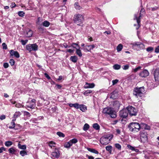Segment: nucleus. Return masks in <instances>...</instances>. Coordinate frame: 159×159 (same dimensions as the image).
<instances>
[{"mask_svg":"<svg viewBox=\"0 0 159 159\" xmlns=\"http://www.w3.org/2000/svg\"><path fill=\"white\" fill-rule=\"evenodd\" d=\"M115 147L119 150H120L121 149V146L119 143H116L115 144Z\"/></svg>","mask_w":159,"mask_h":159,"instance_id":"46","label":"nucleus"},{"mask_svg":"<svg viewBox=\"0 0 159 159\" xmlns=\"http://www.w3.org/2000/svg\"><path fill=\"white\" fill-rule=\"evenodd\" d=\"M129 65H126L123 66H122L123 69L124 70H127L129 68Z\"/></svg>","mask_w":159,"mask_h":159,"instance_id":"48","label":"nucleus"},{"mask_svg":"<svg viewBox=\"0 0 159 159\" xmlns=\"http://www.w3.org/2000/svg\"><path fill=\"white\" fill-rule=\"evenodd\" d=\"M130 116H135L138 113V110L132 106H129L126 108Z\"/></svg>","mask_w":159,"mask_h":159,"instance_id":"6","label":"nucleus"},{"mask_svg":"<svg viewBox=\"0 0 159 159\" xmlns=\"http://www.w3.org/2000/svg\"><path fill=\"white\" fill-rule=\"evenodd\" d=\"M149 75V72L146 69H144L139 74V76L141 77H146L148 76Z\"/></svg>","mask_w":159,"mask_h":159,"instance_id":"13","label":"nucleus"},{"mask_svg":"<svg viewBox=\"0 0 159 159\" xmlns=\"http://www.w3.org/2000/svg\"><path fill=\"white\" fill-rule=\"evenodd\" d=\"M86 157H87L89 159H94V157L92 156H89L87 155Z\"/></svg>","mask_w":159,"mask_h":159,"instance_id":"63","label":"nucleus"},{"mask_svg":"<svg viewBox=\"0 0 159 159\" xmlns=\"http://www.w3.org/2000/svg\"><path fill=\"white\" fill-rule=\"evenodd\" d=\"M56 86L57 87V89H60L61 88L62 86L61 85H59L58 84H57L56 85Z\"/></svg>","mask_w":159,"mask_h":159,"instance_id":"64","label":"nucleus"},{"mask_svg":"<svg viewBox=\"0 0 159 159\" xmlns=\"http://www.w3.org/2000/svg\"><path fill=\"white\" fill-rule=\"evenodd\" d=\"M92 91L91 90H88L86 91H85L84 94L86 96H88V94L91 93L92 92Z\"/></svg>","mask_w":159,"mask_h":159,"instance_id":"44","label":"nucleus"},{"mask_svg":"<svg viewBox=\"0 0 159 159\" xmlns=\"http://www.w3.org/2000/svg\"><path fill=\"white\" fill-rule=\"evenodd\" d=\"M20 153L22 157H24L25 155H27V152L24 150L20 151Z\"/></svg>","mask_w":159,"mask_h":159,"instance_id":"42","label":"nucleus"},{"mask_svg":"<svg viewBox=\"0 0 159 159\" xmlns=\"http://www.w3.org/2000/svg\"><path fill=\"white\" fill-rule=\"evenodd\" d=\"M87 149L88 151L95 154H98V152L94 149L87 148Z\"/></svg>","mask_w":159,"mask_h":159,"instance_id":"25","label":"nucleus"},{"mask_svg":"<svg viewBox=\"0 0 159 159\" xmlns=\"http://www.w3.org/2000/svg\"><path fill=\"white\" fill-rule=\"evenodd\" d=\"M70 59L73 62L75 63L77 62L78 60V58L75 56H72L70 57Z\"/></svg>","mask_w":159,"mask_h":159,"instance_id":"24","label":"nucleus"},{"mask_svg":"<svg viewBox=\"0 0 159 159\" xmlns=\"http://www.w3.org/2000/svg\"><path fill=\"white\" fill-rule=\"evenodd\" d=\"M9 63L10 65L11 66H12L14 65L15 64V61L13 59H11L10 60Z\"/></svg>","mask_w":159,"mask_h":159,"instance_id":"50","label":"nucleus"},{"mask_svg":"<svg viewBox=\"0 0 159 159\" xmlns=\"http://www.w3.org/2000/svg\"><path fill=\"white\" fill-rule=\"evenodd\" d=\"M74 48L76 49V53L79 57H81L82 56V54L81 50H80V47L78 44L77 43H72L71 46Z\"/></svg>","mask_w":159,"mask_h":159,"instance_id":"10","label":"nucleus"},{"mask_svg":"<svg viewBox=\"0 0 159 159\" xmlns=\"http://www.w3.org/2000/svg\"><path fill=\"white\" fill-rule=\"evenodd\" d=\"M141 67L140 66H138L137 68H136L134 69V71L135 72H137L140 69Z\"/></svg>","mask_w":159,"mask_h":159,"instance_id":"59","label":"nucleus"},{"mask_svg":"<svg viewBox=\"0 0 159 159\" xmlns=\"http://www.w3.org/2000/svg\"><path fill=\"white\" fill-rule=\"evenodd\" d=\"M52 156L55 158H58L60 156V152L57 148H55L54 151L52 152Z\"/></svg>","mask_w":159,"mask_h":159,"instance_id":"15","label":"nucleus"},{"mask_svg":"<svg viewBox=\"0 0 159 159\" xmlns=\"http://www.w3.org/2000/svg\"><path fill=\"white\" fill-rule=\"evenodd\" d=\"M72 146V143L70 141L65 143L64 145V146L65 148H69L70 147Z\"/></svg>","mask_w":159,"mask_h":159,"instance_id":"29","label":"nucleus"},{"mask_svg":"<svg viewBox=\"0 0 159 159\" xmlns=\"http://www.w3.org/2000/svg\"><path fill=\"white\" fill-rule=\"evenodd\" d=\"M13 144V143L11 141H8L5 142V145L7 147H9L12 145Z\"/></svg>","mask_w":159,"mask_h":159,"instance_id":"32","label":"nucleus"},{"mask_svg":"<svg viewBox=\"0 0 159 159\" xmlns=\"http://www.w3.org/2000/svg\"><path fill=\"white\" fill-rule=\"evenodd\" d=\"M133 47L137 50H139L144 48V45L141 42H136L132 44Z\"/></svg>","mask_w":159,"mask_h":159,"instance_id":"7","label":"nucleus"},{"mask_svg":"<svg viewBox=\"0 0 159 159\" xmlns=\"http://www.w3.org/2000/svg\"><path fill=\"white\" fill-rule=\"evenodd\" d=\"M9 152L11 154H14L16 152V150L13 147L11 148L8 149Z\"/></svg>","mask_w":159,"mask_h":159,"instance_id":"39","label":"nucleus"},{"mask_svg":"<svg viewBox=\"0 0 159 159\" xmlns=\"http://www.w3.org/2000/svg\"><path fill=\"white\" fill-rule=\"evenodd\" d=\"M117 134H120L121 133V130L119 129H116Z\"/></svg>","mask_w":159,"mask_h":159,"instance_id":"58","label":"nucleus"},{"mask_svg":"<svg viewBox=\"0 0 159 159\" xmlns=\"http://www.w3.org/2000/svg\"><path fill=\"white\" fill-rule=\"evenodd\" d=\"M79 108H80V110L83 112L87 110L86 107L85 105H80V107Z\"/></svg>","mask_w":159,"mask_h":159,"instance_id":"27","label":"nucleus"},{"mask_svg":"<svg viewBox=\"0 0 159 159\" xmlns=\"http://www.w3.org/2000/svg\"><path fill=\"white\" fill-rule=\"evenodd\" d=\"M141 16V14L140 13V14L139 16V17L138 18L137 17V15H135V17L136 19L137 20V23H138V25H139L138 27H137L136 28V29L137 30H138L139 28V27L140 26L139 24H140V17Z\"/></svg>","mask_w":159,"mask_h":159,"instance_id":"22","label":"nucleus"},{"mask_svg":"<svg viewBox=\"0 0 159 159\" xmlns=\"http://www.w3.org/2000/svg\"><path fill=\"white\" fill-rule=\"evenodd\" d=\"M113 67L115 70H118L120 69L121 66L120 65L116 64L113 65Z\"/></svg>","mask_w":159,"mask_h":159,"instance_id":"35","label":"nucleus"},{"mask_svg":"<svg viewBox=\"0 0 159 159\" xmlns=\"http://www.w3.org/2000/svg\"><path fill=\"white\" fill-rule=\"evenodd\" d=\"M73 20L74 23L77 25L82 26L83 23L84 21V16L80 14H77L74 15Z\"/></svg>","mask_w":159,"mask_h":159,"instance_id":"1","label":"nucleus"},{"mask_svg":"<svg viewBox=\"0 0 159 159\" xmlns=\"http://www.w3.org/2000/svg\"><path fill=\"white\" fill-rule=\"evenodd\" d=\"M155 52L156 53H159V46L156 47L155 49Z\"/></svg>","mask_w":159,"mask_h":159,"instance_id":"55","label":"nucleus"},{"mask_svg":"<svg viewBox=\"0 0 159 159\" xmlns=\"http://www.w3.org/2000/svg\"><path fill=\"white\" fill-rule=\"evenodd\" d=\"M21 113L19 111H16L14 114L13 117V121H15L16 118L20 116Z\"/></svg>","mask_w":159,"mask_h":159,"instance_id":"20","label":"nucleus"},{"mask_svg":"<svg viewBox=\"0 0 159 159\" xmlns=\"http://www.w3.org/2000/svg\"><path fill=\"white\" fill-rule=\"evenodd\" d=\"M70 141L72 145L73 144L75 143H77L78 141L77 139L75 138L73 139L70 140Z\"/></svg>","mask_w":159,"mask_h":159,"instance_id":"41","label":"nucleus"},{"mask_svg":"<svg viewBox=\"0 0 159 159\" xmlns=\"http://www.w3.org/2000/svg\"><path fill=\"white\" fill-rule=\"evenodd\" d=\"M45 77L48 80H50L51 79V77L49 76V75H48V74L45 73L44 74Z\"/></svg>","mask_w":159,"mask_h":159,"instance_id":"56","label":"nucleus"},{"mask_svg":"<svg viewBox=\"0 0 159 159\" xmlns=\"http://www.w3.org/2000/svg\"><path fill=\"white\" fill-rule=\"evenodd\" d=\"M123 48V45L122 44H120L117 47L116 49L118 52L121 50Z\"/></svg>","mask_w":159,"mask_h":159,"instance_id":"34","label":"nucleus"},{"mask_svg":"<svg viewBox=\"0 0 159 159\" xmlns=\"http://www.w3.org/2000/svg\"><path fill=\"white\" fill-rule=\"evenodd\" d=\"M113 107L116 110H118L119 109V107L122 104L118 101H116L113 102Z\"/></svg>","mask_w":159,"mask_h":159,"instance_id":"16","label":"nucleus"},{"mask_svg":"<svg viewBox=\"0 0 159 159\" xmlns=\"http://www.w3.org/2000/svg\"><path fill=\"white\" fill-rule=\"evenodd\" d=\"M57 134L60 137L64 138L65 137V135L62 133L61 132H58L57 133Z\"/></svg>","mask_w":159,"mask_h":159,"instance_id":"40","label":"nucleus"},{"mask_svg":"<svg viewBox=\"0 0 159 159\" xmlns=\"http://www.w3.org/2000/svg\"><path fill=\"white\" fill-rule=\"evenodd\" d=\"M18 146L19 148L23 150H25L26 148V145H22L20 143H18Z\"/></svg>","mask_w":159,"mask_h":159,"instance_id":"31","label":"nucleus"},{"mask_svg":"<svg viewBox=\"0 0 159 159\" xmlns=\"http://www.w3.org/2000/svg\"><path fill=\"white\" fill-rule=\"evenodd\" d=\"M106 149L107 151L110 153H111L112 152V147L111 146H107L106 147Z\"/></svg>","mask_w":159,"mask_h":159,"instance_id":"33","label":"nucleus"},{"mask_svg":"<svg viewBox=\"0 0 159 159\" xmlns=\"http://www.w3.org/2000/svg\"><path fill=\"white\" fill-rule=\"evenodd\" d=\"M128 112L127 109H123L119 112V115L120 117L123 118H126L128 116Z\"/></svg>","mask_w":159,"mask_h":159,"instance_id":"12","label":"nucleus"},{"mask_svg":"<svg viewBox=\"0 0 159 159\" xmlns=\"http://www.w3.org/2000/svg\"><path fill=\"white\" fill-rule=\"evenodd\" d=\"M143 126L144 127V129H145L149 130L150 129V127L148 125L146 124H143Z\"/></svg>","mask_w":159,"mask_h":159,"instance_id":"47","label":"nucleus"},{"mask_svg":"<svg viewBox=\"0 0 159 159\" xmlns=\"http://www.w3.org/2000/svg\"><path fill=\"white\" fill-rule=\"evenodd\" d=\"M94 86L95 84L93 83L90 84L86 82L85 85L84 86V89L92 88Z\"/></svg>","mask_w":159,"mask_h":159,"instance_id":"19","label":"nucleus"},{"mask_svg":"<svg viewBox=\"0 0 159 159\" xmlns=\"http://www.w3.org/2000/svg\"><path fill=\"white\" fill-rule=\"evenodd\" d=\"M93 128L96 130H98L100 128V126L97 123H94L93 125Z\"/></svg>","mask_w":159,"mask_h":159,"instance_id":"37","label":"nucleus"},{"mask_svg":"<svg viewBox=\"0 0 159 159\" xmlns=\"http://www.w3.org/2000/svg\"><path fill=\"white\" fill-rule=\"evenodd\" d=\"M102 112L106 115H109L112 118H115L116 116L115 111L111 107L104 108Z\"/></svg>","mask_w":159,"mask_h":159,"instance_id":"2","label":"nucleus"},{"mask_svg":"<svg viewBox=\"0 0 159 159\" xmlns=\"http://www.w3.org/2000/svg\"><path fill=\"white\" fill-rule=\"evenodd\" d=\"M95 45L94 44L90 45H86L84 48L85 51L89 52L91 50L93 49L95 47Z\"/></svg>","mask_w":159,"mask_h":159,"instance_id":"17","label":"nucleus"},{"mask_svg":"<svg viewBox=\"0 0 159 159\" xmlns=\"http://www.w3.org/2000/svg\"><path fill=\"white\" fill-rule=\"evenodd\" d=\"M33 34V31L30 30H29L26 32V35L28 37H30L32 36Z\"/></svg>","mask_w":159,"mask_h":159,"instance_id":"26","label":"nucleus"},{"mask_svg":"<svg viewBox=\"0 0 159 159\" xmlns=\"http://www.w3.org/2000/svg\"><path fill=\"white\" fill-rule=\"evenodd\" d=\"M42 25L45 27H48L50 25V23L47 20H45L42 23Z\"/></svg>","mask_w":159,"mask_h":159,"instance_id":"30","label":"nucleus"},{"mask_svg":"<svg viewBox=\"0 0 159 159\" xmlns=\"http://www.w3.org/2000/svg\"><path fill=\"white\" fill-rule=\"evenodd\" d=\"M154 75L155 81L159 82V68H157L155 70Z\"/></svg>","mask_w":159,"mask_h":159,"instance_id":"14","label":"nucleus"},{"mask_svg":"<svg viewBox=\"0 0 159 159\" xmlns=\"http://www.w3.org/2000/svg\"><path fill=\"white\" fill-rule=\"evenodd\" d=\"M74 51V50H72L71 49H67L66 51V52H69L70 53L73 52Z\"/></svg>","mask_w":159,"mask_h":159,"instance_id":"62","label":"nucleus"},{"mask_svg":"<svg viewBox=\"0 0 159 159\" xmlns=\"http://www.w3.org/2000/svg\"><path fill=\"white\" fill-rule=\"evenodd\" d=\"M15 121H13V120H12V122L11 123V126L9 127V128L10 129H13L14 128L15 129H17V128H15V124L14 122Z\"/></svg>","mask_w":159,"mask_h":159,"instance_id":"28","label":"nucleus"},{"mask_svg":"<svg viewBox=\"0 0 159 159\" xmlns=\"http://www.w3.org/2000/svg\"><path fill=\"white\" fill-rule=\"evenodd\" d=\"M74 6L75 8L77 9L80 10L81 8L78 2H75L74 4Z\"/></svg>","mask_w":159,"mask_h":159,"instance_id":"43","label":"nucleus"},{"mask_svg":"<svg viewBox=\"0 0 159 159\" xmlns=\"http://www.w3.org/2000/svg\"><path fill=\"white\" fill-rule=\"evenodd\" d=\"M69 106L70 107H74L76 109H78L80 107V105L77 103L75 104L70 103L69 104Z\"/></svg>","mask_w":159,"mask_h":159,"instance_id":"21","label":"nucleus"},{"mask_svg":"<svg viewBox=\"0 0 159 159\" xmlns=\"http://www.w3.org/2000/svg\"><path fill=\"white\" fill-rule=\"evenodd\" d=\"M144 88L143 87H136L134 89L133 94L137 98L141 97L142 96L143 93L144 91Z\"/></svg>","mask_w":159,"mask_h":159,"instance_id":"5","label":"nucleus"},{"mask_svg":"<svg viewBox=\"0 0 159 159\" xmlns=\"http://www.w3.org/2000/svg\"><path fill=\"white\" fill-rule=\"evenodd\" d=\"M127 147L129 149L132 151H134L136 152H137L139 151V150L138 149H135L134 147L128 144Z\"/></svg>","mask_w":159,"mask_h":159,"instance_id":"23","label":"nucleus"},{"mask_svg":"<svg viewBox=\"0 0 159 159\" xmlns=\"http://www.w3.org/2000/svg\"><path fill=\"white\" fill-rule=\"evenodd\" d=\"M113 136L112 134H110L102 137L100 139V143L103 145H106L112 139Z\"/></svg>","mask_w":159,"mask_h":159,"instance_id":"4","label":"nucleus"},{"mask_svg":"<svg viewBox=\"0 0 159 159\" xmlns=\"http://www.w3.org/2000/svg\"><path fill=\"white\" fill-rule=\"evenodd\" d=\"M2 46L3 49H4L6 50L7 48V45L5 43H4L2 44Z\"/></svg>","mask_w":159,"mask_h":159,"instance_id":"52","label":"nucleus"},{"mask_svg":"<svg viewBox=\"0 0 159 159\" xmlns=\"http://www.w3.org/2000/svg\"><path fill=\"white\" fill-rule=\"evenodd\" d=\"M3 67L5 68H7L9 66V64L7 63H5L3 64Z\"/></svg>","mask_w":159,"mask_h":159,"instance_id":"57","label":"nucleus"},{"mask_svg":"<svg viewBox=\"0 0 159 159\" xmlns=\"http://www.w3.org/2000/svg\"><path fill=\"white\" fill-rule=\"evenodd\" d=\"M118 80L117 79L113 80L112 81V85H114L116 84H117L118 82Z\"/></svg>","mask_w":159,"mask_h":159,"instance_id":"53","label":"nucleus"},{"mask_svg":"<svg viewBox=\"0 0 159 159\" xmlns=\"http://www.w3.org/2000/svg\"><path fill=\"white\" fill-rule=\"evenodd\" d=\"M140 139L142 142L145 143L148 142L147 134L146 132H141L140 133Z\"/></svg>","mask_w":159,"mask_h":159,"instance_id":"11","label":"nucleus"},{"mask_svg":"<svg viewBox=\"0 0 159 159\" xmlns=\"http://www.w3.org/2000/svg\"><path fill=\"white\" fill-rule=\"evenodd\" d=\"M10 53L11 56H14L17 58L20 57V55L19 53L17 51H14L13 50H11L10 51Z\"/></svg>","mask_w":159,"mask_h":159,"instance_id":"18","label":"nucleus"},{"mask_svg":"<svg viewBox=\"0 0 159 159\" xmlns=\"http://www.w3.org/2000/svg\"><path fill=\"white\" fill-rule=\"evenodd\" d=\"M24 115L26 116L29 117H30V113L26 111H24Z\"/></svg>","mask_w":159,"mask_h":159,"instance_id":"54","label":"nucleus"},{"mask_svg":"<svg viewBox=\"0 0 159 159\" xmlns=\"http://www.w3.org/2000/svg\"><path fill=\"white\" fill-rule=\"evenodd\" d=\"M6 118V116L4 115H2L0 117V119L1 120L5 119Z\"/></svg>","mask_w":159,"mask_h":159,"instance_id":"61","label":"nucleus"},{"mask_svg":"<svg viewBox=\"0 0 159 159\" xmlns=\"http://www.w3.org/2000/svg\"><path fill=\"white\" fill-rule=\"evenodd\" d=\"M26 49L29 52L32 51H36L38 50V46L36 44H29L26 45Z\"/></svg>","mask_w":159,"mask_h":159,"instance_id":"9","label":"nucleus"},{"mask_svg":"<svg viewBox=\"0 0 159 159\" xmlns=\"http://www.w3.org/2000/svg\"><path fill=\"white\" fill-rule=\"evenodd\" d=\"M89 126L88 124H85L84 126L83 129L84 131L87 130L89 128Z\"/></svg>","mask_w":159,"mask_h":159,"instance_id":"36","label":"nucleus"},{"mask_svg":"<svg viewBox=\"0 0 159 159\" xmlns=\"http://www.w3.org/2000/svg\"><path fill=\"white\" fill-rule=\"evenodd\" d=\"M36 106V100L33 99L31 101H29L26 102L25 105V107L30 108L31 109H34Z\"/></svg>","mask_w":159,"mask_h":159,"instance_id":"8","label":"nucleus"},{"mask_svg":"<svg viewBox=\"0 0 159 159\" xmlns=\"http://www.w3.org/2000/svg\"><path fill=\"white\" fill-rule=\"evenodd\" d=\"M153 50V48L152 47H148L146 49L147 51L148 52L152 51Z\"/></svg>","mask_w":159,"mask_h":159,"instance_id":"51","label":"nucleus"},{"mask_svg":"<svg viewBox=\"0 0 159 159\" xmlns=\"http://www.w3.org/2000/svg\"><path fill=\"white\" fill-rule=\"evenodd\" d=\"M129 128L131 131L136 132L139 131L141 126L138 123L132 122L129 124Z\"/></svg>","mask_w":159,"mask_h":159,"instance_id":"3","label":"nucleus"},{"mask_svg":"<svg viewBox=\"0 0 159 159\" xmlns=\"http://www.w3.org/2000/svg\"><path fill=\"white\" fill-rule=\"evenodd\" d=\"M25 14V13L23 11H19L18 12V15L20 16L23 17Z\"/></svg>","mask_w":159,"mask_h":159,"instance_id":"45","label":"nucleus"},{"mask_svg":"<svg viewBox=\"0 0 159 159\" xmlns=\"http://www.w3.org/2000/svg\"><path fill=\"white\" fill-rule=\"evenodd\" d=\"M28 41V40H21L20 42L23 45H24L27 43Z\"/></svg>","mask_w":159,"mask_h":159,"instance_id":"49","label":"nucleus"},{"mask_svg":"<svg viewBox=\"0 0 159 159\" xmlns=\"http://www.w3.org/2000/svg\"><path fill=\"white\" fill-rule=\"evenodd\" d=\"M62 45L65 48H70V46H69L68 45H67V44L66 43H64L62 44Z\"/></svg>","mask_w":159,"mask_h":159,"instance_id":"60","label":"nucleus"},{"mask_svg":"<svg viewBox=\"0 0 159 159\" xmlns=\"http://www.w3.org/2000/svg\"><path fill=\"white\" fill-rule=\"evenodd\" d=\"M55 144L56 143H55L52 141H50L48 143L49 146L51 148H52V147H54Z\"/></svg>","mask_w":159,"mask_h":159,"instance_id":"38","label":"nucleus"}]
</instances>
